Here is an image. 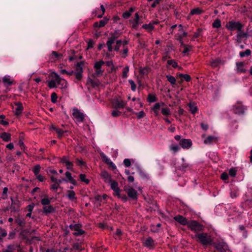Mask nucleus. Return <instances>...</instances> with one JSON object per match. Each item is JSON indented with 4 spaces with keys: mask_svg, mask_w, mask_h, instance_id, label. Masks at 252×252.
I'll return each mask as SVG.
<instances>
[{
    "mask_svg": "<svg viewBox=\"0 0 252 252\" xmlns=\"http://www.w3.org/2000/svg\"><path fill=\"white\" fill-rule=\"evenodd\" d=\"M72 115L74 122L77 125L82 123L84 120L85 115L84 113L75 107L72 109Z\"/></svg>",
    "mask_w": 252,
    "mask_h": 252,
    "instance_id": "nucleus-4",
    "label": "nucleus"
},
{
    "mask_svg": "<svg viewBox=\"0 0 252 252\" xmlns=\"http://www.w3.org/2000/svg\"><path fill=\"white\" fill-rule=\"evenodd\" d=\"M187 226L191 231L195 232L201 231L203 229V226L195 220L189 221Z\"/></svg>",
    "mask_w": 252,
    "mask_h": 252,
    "instance_id": "nucleus-5",
    "label": "nucleus"
},
{
    "mask_svg": "<svg viewBox=\"0 0 252 252\" xmlns=\"http://www.w3.org/2000/svg\"><path fill=\"white\" fill-rule=\"evenodd\" d=\"M0 137L2 140L5 142L10 140V134L7 132H3L0 134Z\"/></svg>",
    "mask_w": 252,
    "mask_h": 252,
    "instance_id": "nucleus-23",
    "label": "nucleus"
},
{
    "mask_svg": "<svg viewBox=\"0 0 252 252\" xmlns=\"http://www.w3.org/2000/svg\"><path fill=\"white\" fill-rule=\"evenodd\" d=\"M60 72L61 74H65V73L68 75H72L74 74L73 71L68 72V71H66L65 69H61Z\"/></svg>",
    "mask_w": 252,
    "mask_h": 252,
    "instance_id": "nucleus-55",
    "label": "nucleus"
},
{
    "mask_svg": "<svg viewBox=\"0 0 252 252\" xmlns=\"http://www.w3.org/2000/svg\"><path fill=\"white\" fill-rule=\"evenodd\" d=\"M150 71V68L148 67H140L139 68V73L141 74H146Z\"/></svg>",
    "mask_w": 252,
    "mask_h": 252,
    "instance_id": "nucleus-32",
    "label": "nucleus"
},
{
    "mask_svg": "<svg viewBox=\"0 0 252 252\" xmlns=\"http://www.w3.org/2000/svg\"><path fill=\"white\" fill-rule=\"evenodd\" d=\"M121 112L118 110H114L112 112V116L116 117L120 115Z\"/></svg>",
    "mask_w": 252,
    "mask_h": 252,
    "instance_id": "nucleus-54",
    "label": "nucleus"
},
{
    "mask_svg": "<svg viewBox=\"0 0 252 252\" xmlns=\"http://www.w3.org/2000/svg\"><path fill=\"white\" fill-rule=\"evenodd\" d=\"M248 36V35L247 32H243L241 31V30L238 31V33L237 34L238 39H240L244 37H247Z\"/></svg>",
    "mask_w": 252,
    "mask_h": 252,
    "instance_id": "nucleus-30",
    "label": "nucleus"
},
{
    "mask_svg": "<svg viewBox=\"0 0 252 252\" xmlns=\"http://www.w3.org/2000/svg\"><path fill=\"white\" fill-rule=\"evenodd\" d=\"M107 20H101L99 23L98 24L97 23H95L94 24V26L98 27L99 28L102 27L105 25V24L107 23Z\"/></svg>",
    "mask_w": 252,
    "mask_h": 252,
    "instance_id": "nucleus-40",
    "label": "nucleus"
},
{
    "mask_svg": "<svg viewBox=\"0 0 252 252\" xmlns=\"http://www.w3.org/2000/svg\"><path fill=\"white\" fill-rule=\"evenodd\" d=\"M174 219L178 223L183 225H187L189 222L186 218L181 215L175 216Z\"/></svg>",
    "mask_w": 252,
    "mask_h": 252,
    "instance_id": "nucleus-16",
    "label": "nucleus"
},
{
    "mask_svg": "<svg viewBox=\"0 0 252 252\" xmlns=\"http://www.w3.org/2000/svg\"><path fill=\"white\" fill-rule=\"evenodd\" d=\"M66 196L67 197L69 200L72 201H75L77 199L75 192L72 190H67V193L66 194Z\"/></svg>",
    "mask_w": 252,
    "mask_h": 252,
    "instance_id": "nucleus-21",
    "label": "nucleus"
},
{
    "mask_svg": "<svg viewBox=\"0 0 252 252\" xmlns=\"http://www.w3.org/2000/svg\"><path fill=\"white\" fill-rule=\"evenodd\" d=\"M244 63L243 62H239L236 63L237 71L238 72H245L246 70L244 68Z\"/></svg>",
    "mask_w": 252,
    "mask_h": 252,
    "instance_id": "nucleus-24",
    "label": "nucleus"
},
{
    "mask_svg": "<svg viewBox=\"0 0 252 252\" xmlns=\"http://www.w3.org/2000/svg\"><path fill=\"white\" fill-rule=\"evenodd\" d=\"M34 204L33 203H32L30 205H29L28 206H27V208L28 209V212H31V213H32V210L34 207Z\"/></svg>",
    "mask_w": 252,
    "mask_h": 252,
    "instance_id": "nucleus-61",
    "label": "nucleus"
},
{
    "mask_svg": "<svg viewBox=\"0 0 252 252\" xmlns=\"http://www.w3.org/2000/svg\"><path fill=\"white\" fill-rule=\"evenodd\" d=\"M5 116L3 115H0V124L4 126H6L8 125V122L4 120Z\"/></svg>",
    "mask_w": 252,
    "mask_h": 252,
    "instance_id": "nucleus-41",
    "label": "nucleus"
},
{
    "mask_svg": "<svg viewBox=\"0 0 252 252\" xmlns=\"http://www.w3.org/2000/svg\"><path fill=\"white\" fill-rule=\"evenodd\" d=\"M126 192L128 194V196L133 199H136L137 198V192L136 190L133 189V188L129 187L127 188L126 189Z\"/></svg>",
    "mask_w": 252,
    "mask_h": 252,
    "instance_id": "nucleus-15",
    "label": "nucleus"
},
{
    "mask_svg": "<svg viewBox=\"0 0 252 252\" xmlns=\"http://www.w3.org/2000/svg\"><path fill=\"white\" fill-rule=\"evenodd\" d=\"M51 101L53 103H56L57 102V99L58 97H57V94L55 93H53L51 94Z\"/></svg>",
    "mask_w": 252,
    "mask_h": 252,
    "instance_id": "nucleus-53",
    "label": "nucleus"
},
{
    "mask_svg": "<svg viewBox=\"0 0 252 252\" xmlns=\"http://www.w3.org/2000/svg\"><path fill=\"white\" fill-rule=\"evenodd\" d=\"M116 37L114 34L108 38L106 44L108 51L110 52H112L113 49L116 51H118L121 46L122 41L121 40H116Z\"/></svg>",
    "mask_w": 252,
    "mask_h": 252,
    "instance_id": "nucleus-2",
    "label": "nucleus"
},
{
    "mask_svg": "<svg viewBox=\"0 0 252 252\" xmlns=\"http://www.w3.org/2000/svg\"><path fill=\"white\" fill-rule=\"evenodd\" d=\"M136 114L137 115V118L139 119L144 117L145 115V113L143 111H141L138 113H136Z\"/></svg>",
    "mask_w": 252,
    "mask_h": 252,
    "instance_id": "nucleus-57",
    "label": "nucleus"
},
{
    "mask_svg": "<svg viewBox=\"0 0 252 252\" xmlns=\"http://www.w3.org/2000/svg\"><path fill=\"white\" fill-rule=\"evenodd\" d=\"M52 128L53 129H54L55 130H56V131L57 132V133L58 134V136L60 137H62L64 132H66L67 131L66 130L64 131L61 129H58L57 128H56L55 126H52Z\"/></svg>",
    "mask_w": 252,
    "mask_h": 252,
    "instance_id": "nucleus-35",
    "label": "nucleus"
},
{
    "mask_svg": "<svg viewBox=\"0 0 252 252\" xmlns=\"http://www.w3.org/2000/svg\"><path fill=\"white\" fill-rule=\"evenodd\" d=\"M129 70V68L128 65L126 66L124 68L123 73H122V77L123 78H126L127 77V76H128L127 73H128Z\"/></svg>",
    "mask_w": 252,
    "mask_h": 252,
    "instance_id": "nucleus-33",
    "label": "nucleus"
},
{
    "mask_svg": "<svg viewBox=\"0 0 252 252\" xmlns=\"http://www.w3.org/2000/svg\"><path fill=\"white\" fill-rule=\"evenodd\" d=\"M217 141V137L215 136H209L204 140L205 144H211Z\"/></svg>",
    "mask_w": 252,
    "mask_h": 252,
    "instance_id": "nucleus-20",
    "label": "nucleus"
},
{
    "mask_svg": "<svg viewBox=\"0 0 252 252\" xmlns=\"http://www.w3.org/2000/svg\"><path fill=\"white\" fill-rule=\"evenodd\" d=\"M65 164V166H66V168L67 169H68V170L72 169V166H73V163L71 162L68 161Z\"/></svg>",
    "mask_w": 252,
    "mask_h": 252,
    "instance_id": "nucleus-59",
    "label": "nucleus"
},
{
    "mask_svg": "<svg viewBox=\"0 0 252 252\" xmlns=\"http://www.w3.org/2000/svg\"><path fill=\"white\" fill-rule=\"evenodd\" d=\"M128 81L131 86V90L133 92H135L136 89V85H135L134 82L131 79H129Z\"/></svg>",
    "mask_w": 252,
    "mask_h": 252,
    "instance_id": "nucleus-48",
    "label": "nucleus"
},
{
    "mask_svg": "<svg viewBox=\"0 0 252 252\" xmlns=\"http://www.w3.org/2000/svg\"><path fill=\"white\" fill-rule=\"evenodd\" d=\"M161 111V113L164 116H168L170 114V110L169 108H162Z\"/></svg>",
    "mask_w": 252,
    "mask_h": 252,
    "instance_id": "nucleus-42",
    "label": "nucleus"
},
{
    "mask_svg": "<svg viewBox=\"0 0 252 252\" xmlns=\"http://www.w3.org/2000/svg\"><path fill=\"white\" fill-rule=\"evenodd\" d=\"M79 176L80 179L82 182H85L87 184L89 183L90 181L86 179V175L85 174H81Z\"/></svg>",
    "mask_w": 252,
    "mask_h": 252,
    "instance_id": "nucleus-49",
    "label": "nucleus"
},
{
    "mask_svg": "<svg viewBox=\"0 0 252 252\" xmlns=\"http://www.w3.org/2000/svg\"><path fill=\"white\" fill-rule=\"evenodd\" d=\"M69 227L71 230L75 231V232L74 233V235H81L84 232L83 230L80 229V225L78 224H71L69 225Z\"/></svg>",
    "mask_w": 252,
    "mask_h": 252,
    "instance_id": "nucleus-11",
    "label": "nucleus"
},
{
    "mask_svg": "<svg viewBox=\"0 0 252 252\" xmlns=\"http://www.w3.org/2000/svg\"><path fill=\"white\" fill-rule=\"evenodd\" d=\"M166 77L167 80L171 83V85H173L175 84L176 80L174 77L171 75H167Z\"/></svg>",
    "mask_w": 252,
    "mask_h": 252,
    "instance_id": "nucleus-31",
    "label": "nucleus"
},
{
    "mask_svg": "<svg viewBox=\"0 0 252 252\" xmlns=\"http://www.w3.org/2000/svg\"><path fill=\"white\" fill-rule=\"evenodd\" d=\"M36 178L40 182H43L45 180V177L41 175L38 174L37 176H35Z\"/></svg>",
    "mask_w": 252,
    "mask_h": 252,
    "instance_id": "nucleus-64",
    "label": "nucleus"
},
{
    "mask_svg": "<svg viewBox=\"0 0 252 252\" xmlns=\"http://www.w3.org/2000/svg\"><path fill=\"white\" fill-rule=\"evenodd\" d=\"M164 105L163 102L160 103H156L154 104L153 107L152 108V110H158L161 106H162Z\"/></svg>",
    "mask_w": 252,
    "mask_h": 252,
    "instance_id": "nucleus-45",
    "label": "nucleus"
},
{
    "mask_svg": "<svg viewBox=\"0 0 252 252\" xmlns=\"http://www.w3.org/2000/svg\"><path fill=\"white\" fill-rule=\"evenodd\" d=\"M251 52L250 50L247 49L244 52H241L240 53V56L242 58L244 57L245 56H249L250 55Z\"/></svg>",
    "mask_w": 252,
    "mask_h": 252,
    "instance_id": "nucleus-46",
    "label": "nucleus"
},
{
    "mask_svg": "<svg viewBox=\"0 0 252 252\" xmlns=\"http://www.w3.org/2000/svg\"><path fill=\"white\" fill-rule=\"evenodd\" d=\"M221 26V22L219 19H216L213 23V27L215 28H219Z\"/></svg>",
    "mask_w": 252,
    "mask_h": 252,
    "instance_id": "nucleus-47",
    "label": "nucleus"
},
{
    "mask_svg": "<svg viewBox=\"0 0 252 252\" xmlns=\"http://www.w3.org/2000/svg\"><path fill=\"white\" fill-rule=\"evenodd\" d=\"M41 203L43 206L49 205L52 198H49L46 194H44L41 196Z\"/></svg>",
    "mask_w": 252,
    "mask_h": 252,
    "instance_id": "nucleus-19",
    "label": "nucleus"
},
{
    "mask_svg": "<svg viewBox=\"0 0 252 252\" xmlns=\"http://www.w3.org/2000/svg\"><path fill=\"white\" fill-rule=\"evenodd\" d=\"M100 157L102 159L103 161L106 163L108 164L113 170H117V167L115 164L111 161L110 158H109L106 155L103 153L101 152L100 154Z\"/></svg>",
    "mask_w": 252,
    "mask_h": 252,
    "instance_id": "nucleus-9",
    "label": "nucleus"
},
{
    "mask_svg": "<svg viewBox=\"0 0 252 252\" xmlns=\"http://www.w3.org/2000/svg\"><path fill=\"white\" fill-rule=\"evenodd\" d=\"M179 76L183 78L186 81H189L191 78L189 74H180Z\"/></svg>",
    "mask_w": 252,
    "mask_h": 252,
    "instance_id": "nucleus-51",
    "label": "nucleus"
},
{
    "mask_svg": "<svg viewBox=\"0 0 252 252\" xmlns=\"http://www.w3.org/2000/svg\"><path fill=\"white\" fill-rule=\"evenodd\" d=\"M236 173L237 170L235 168H231L229 170V175L232 177H234L236 176Z\"/></svg>",
    "mask_w": 252,
    "mask_h": 252,
    "instance_id": "nucleus-50",
    "label": "nucleus"
},
{
    "mask_svg": "<svg viewBox=\"0 0 252 252\" xmlns=\"http://www.w3.org/2000/svg\"><path fill=\"white\" fill-rule=\"evenodd\" d=\"M131 14H130V12L128 11H126V12H125L123 14V17L125 18V19H127L129 17V16H130Z\"/></svg>",
    "mask_w": 252,
    "mask_h": 252,
    "instance_id": "nucleus-62",
    "label": "nucleus"
},
{
    "mask_svg": "<svg viewBox=\"0 0 252 252\" xmlns=\"http://www.w3.org/2000/svg\"><path fill=\"white\" fill-rule=\"evenodd\" d=\"M143 245L149 249H152L155 246V242L151 237H148L143 241Z\"/></svg>",
    "mask_w": 252,
    "mask_h": 252,
    "instance_id": "nucleus-13",
    "label": "nucleus"
},
{
    "mask_svg": "<svg viewBox=\"0 0 252 252\" xmlns=\"http://www.w3.org/2000/svg\"><path fill=\"white\" fill-rule=\"evenodd\" d=\"M157 97L155 94H150L148 95L147 100L150 103L154 102L156 101Z\"/></svg>",
    "mask_w": 252,
    "mask_h": 252,
    "instance_id": "nucleus-29",
    "label": "nucleus"
},
{
    "mask_svg": "<svg viewBox=\"0 0 252 252\" xmlns=\"http://www.w3.org/2000/svg\"><path fill=\"white\" fill-rule=\"evenodd\" d=\"M193 238L197 239V240L204 246L211 245L213 243L211 236L205 233H196Z\"/></svg>",
    "mask_w": 252,
    "mask_h": 252,
    "instance_id": "nucleus-3",
    "label": "nucleus"
},
{
    "mask_svg": "<svg viewBox=\"0 0 252 252\" xmlns=\"http://www.w3.org/2000/svg\"><path fill=\"white\" fill-rule=\"evenodd\" d=\"M55 211V209L51 205H48L43 206L42 208V212L45 214H48L54 213Z\"/></svg>",
    "mask_w": 252,
    "mask_h": 252,
    "instance_id": "nucleus-18",
    "label": "nucleus"
},
{
    "mask_svg": "<svg viewBox=\"0 0 252 252\" xmlns=\"http://www.w3.org/2000/svg\"><path fill=\"white\" fill-rule=\"evenodd\" d=\"M126 104V102L124 101L117 100L115 103V106L117 108H124Z\"/></svg>",
    "mask_w": 252,
    "mask_h": 252,
    "instance_id": "nucleus-27",
    "label": "nucleus"
},
{
    "mask_svg": "<svg viewBox=\"0 0 252 252\" xmlns=\"http://www.w3.org/2000/svg\"><path fill=\"white\" fill-rule=\"evenodd\" d=\"M2 81L5 85L10 86L12 84V81L9 75H5L3 77Z\"/></svg>",
    "mask_w": 252,
    "mask_h": 252,
    "instance_id": "nucleus-22",
    "label": "nucleus"
},
{
    "mask_svg": "<svg viewBox=\"0 0 252 252\" xmlns=\"http://www.w3.org/2000/svg\"><path fill=\"white\" fill-rule=\"evenodd\" d=\"M167 63L168 65H172L174 68H177L178 67L177 63L174 60H168Z\"/></svg>",
    "mask_w": 252,
    "mask_h": 252,
    "instance_id": "nucleus-39",
    "label": "nucleus"
},
{
    "mask_svg": "<svg viewBox=\"0 0 252 252\" xmlns=\"http://www.w3.org/2000/svg\"><path fill=\"white\" fill-rule=\"evenodd\" d=\"M105 63V62L102 60L96 62L94 64V68L95 69H101L102 66Z\"/></svg>",
    "mask_w": 252,
    "mask_h": 252,
    "instance_id": "nucleus-34",
    "label": "nucleus"
},
{
    "mask_svg": "<svg viewBox=\"0 0 252 252\" xmlns=\"http://www.w3.org/2000/svg\"><path fill=\"white\" fill-rule=\"evenodd\" d=\"M74 74L75 75V77L78 80H80L82 77V72L79 71H76L74 72Z\"/></svg>",
    "mask_w": 252,
    "mask_h": 252,
    "instance_id": "nucleus-56",
    "label": "nucleus"
},
{
    "mask_svg": "<svg viewBox=\"0 0 252 252\" xmlns=\"http://www.w3.org/2000/svg\"><path fill=\"white\" fill-rule=\"evenodd\" d=\"M15 105L16 107L14 110V113L15 114L18 116H19L22 113L23 111V107L22 103L20 102H17L15 103Z\"/></svg>",
    "mask_w": 252,
    "mask_h": 252,
    "instance_id": "nucleus-17",
    "label": "nucleus"
},
{
    "mask_svg": "<svg viewBox=\"0 0 252 252\" xmlns=\"http://www.w3.org/2000/svg\"><path fill=\"white\" fill-rule=\"evenodd\" d=\"M142 28L148 31H151L154 29V26L153 25L150 23L148 24H144L142 26Z\"/></svg>",
    "mask_w": 252,
    "mask_h": 252,
    "instance_id": "nucleus-38",
    "label": "nucleus"
},
{
    "mask_svg": "<svg viewBox=\"0 0 252 252\" xmlns=\"http://www.w3.org/2000/svg\"><path fill=\"white\" fill-rule=\"evenodd\" d=\"M202 12V10L199 8H195L190 11L191 15H199Z\"/></svg>",
    "mask_w": 252,
    "mask_h": 252,
    "instance_id": "nucleus-36",
    "label": "nucleus"
},
{
    "mask_svg": "<svg viewBox=\"0 0 252 252\" xmlns=\"http://www.w3.org/2000/svg\"><path fill=\"white\" fill-rule=\"evenodd\" d=\"M139 17L138 14L136 13L135 15V19L132 21V27L135 28L139 25Z\"/></svg>",
    "mask_w": 252,
    "mask_h": 252,
    "instance_id": "nucleus-28",
    "label": "nucleus"
},
{
    "mask_svg": "<svg viewBox=\"0 0 252 252\" xmlns=\"http://www.w3.org/2000/svg\"><path fill=\"white\" fill-rule=\"evenodd\" d=\"M41 167L39 164L36 165L32 169V171L35 175V176H37L39 174L40 171Z\"/></svg>",
    "mask_w": 252,
    "mask_h": 252,
    "instance_id": "nucleus-37",
    "label": "nucleus"
},
{
    "mask_svg": "<svg viewBox=\"0 0 252 252\" xmlns=\"http://www.w3.org/2000/svg\"><path fill=\"white\" fill-rule=\"evenodd\" d=\"M180 146L183 149H188L192 146V141L189 139L182 138L179 142Z\"/></svg>",
    "mask_w": 252,
    "mask_h": 252,
    "instance_id": "nucleus-10",
    "label": "nucleus"
},
{
    "mask_svg": "<svg viewBox=\"0 0 252 252\" xmlns=\"http://www.w3.org/2000/svg\"><path fill=\"white\" fill-rule=\"evenodd\" d=\"M183 47L184 48V50L183 51V54H184V55L188 54V53L190 51V50H191V49L192 48L191 46L187 45L186 44L184 46H183Z\"/></svg>",
    "mask_w": 252,
    "mask_h": 252,
    "instance_id": "nucleus-43",
    "label": "nucleus"
},
{
    "mask_svg": "<svg viewBox=\"0 0 252 252\" xmlns=\"http://www.w3.org/2000/svg\"><path fill=\"white\" fill-rule=\"evenodd\" d=\"M215 248L220 252H229L228 245L223 241L217 243L215 245Z\"/></svg>",
    "mask_w": 252,
    "mask_h": 252,
    "instance_id": "nucleus-7",
    "label": "nucleus"
},
{
    "mask_svg": "<svg viewBox=\"0 0 252 252\" xmlns=\"http://www.w3.org/2000/svg\"><path fill=\"white\" fill-rule=\"evenodd\" d=\"M226 27L229 31H232L235 30H241L243 25L239 22L234 21H229L226 25Z\"/></svg>",
    "mask_w": 252,
    "mask_h": 252,
    "instance_id": "nucleus-6",
    "label": "nucleus"
},
{
    "mask_svg": "<svg viewBox=\"0 0 252 252\" xmlns=\"http://www.w3.org/2000/svg\"><path fill=\"white\" fill-rule=\"evenodd\" d=\"M232 110L236 114H243L245 110L244 106L240 102L233 106Z\"/></svg>",
    "mask_w": 252,
    "mask_h": 252,
    "instance_id": "nucleus-8",
    "label": "nucleus"
},
{
    "mask_svg": "<svg viewBox=\"0 0 252 252\" xmlns=\"http://www.w3.org/2000/svg\"><path fill=\"white\" fill-rule=\"evenodd\" d=\"M189 110L190 112L192 114H194L196 112L197 110V107L196 105V104L194 102H190L189 104Z\"/></svg>",
    "mask_w": 252,
    "mask_h": 252,
    "instance_id": "nucleus-25",
    "label": "nucleus"
},
{
    "mask_svg": "<svg viewBox=\"0 0 252 252\" xmlns=\"http://www.w3.org/2000/svg\"><path fill=\"white\" fill-rule=\"evenodd\" d=\"M60 56V55L57 52L53 51L51 56V58H53V57L55 58H58Z\"/></svg>",
    "mask_w": 252,
    "mask_h": 252,
    "instance_id": "nucleus-63",
    "label": "nucleus"
},
{
    "mask_svg": "<svg viewBox=\"0 0 252 252\" xmlns=\"http://www.w3.org/2000/svg\"><path fill=\"white\" fill-rule=\"evenodd\" d=\"M124 163L126 167H129L131 164V162L129 159L126 158L124 160Z\"/></svg>",
    "mask_w": 252,
    "mask_h": 252,
    "instance_id": "nucleus-60",
    "label": "nucleus"
},
{
    "mask_svg": "<svg viewBox=\"0 0 252 252\" xmlns=\"http://www.w3.org/2000/svg\"><path fill=\"white\" fill-rule=\"evenodd\" d=\"M76 69L77 71L83 72V67L82 63H78L76 64Z\"/></svg>",
    "mask_w": 252,
    "mask_h": 252,
    "instance_id": "nucleus-52",
    "label": "nucleus"
},
{
    "mask_svg": "<svg viewBox=\"0 0 252 252\" xmlns=\"http://www.w3.org/2000/svg\"><path fill=\"white\" fill-rule=\"evenodd\" d=\"M110 185L111 189L114 190V194L115 195L118 196V197H120V189L118 187V184L115 181L111 180L110 183H109Z\"/></svg>",
    "mask_w": 252,
    "mask_h": 252,
    "instance_id": "nucleus-12",
    "label": "nucleus"
},
{
    "mask_svg": "<svg viewBox=\"0 0 252 252\" xmlns=\"http://www.w3.org/2000/svg\"><path fill=\"white\" fill-rule=\"evenodd\" d=\"M100 176L105 182L110 183L111 182V175L107 171L105 170L102 171L100 174Z\"/></svg>",
    "mask_w": 252,
    "mask_h": 252,
    "instance_id": "nucleus-14",
    "label": "nucleus"
},
{
    "mask_svg": "<svg viewBox=\"0 0 252 252\" xmlns=\"http://www.w3.org/2000/svg\"><path fill=\"white\" fill-rule=\"evenodd\" d=\"M52 79L47 81L48 86L50 88H54L57 87V85L62 90H66L67 88V82L63 78L61 77L60 75L55 72H52L51 73Z\"/></svg>",
    "mask_w": 252,
    "mask_h": 252,
    "instance_id": "nucleus-1",
    "label": "nucleus"
},
{
    "mask_svg": "<svg viewBox=\"0 0 252 252\" xmlns=\"http://www.w3.org/2000/svg\"><path fill=\"white\" fill-rule=\"evenodd\" d=\"M59 188V185L57 183H54L51 186V189L53 190H56Z\"/></svg>",
    "mask_w": 252,
    "mask_h": 252,
    "instance_id": "nucleus-58",
    "label": "nucleus"
},
{
    "mask_svg": "<svg viewBox=\"0 0 252 252\" xmlns=\"http://www.w3.org/2000/svg\"><path fill=\"white\" fill-rule=\"evenodd\" d=\"M103 72V70L101 69H95V71L94 73L93 76L94 77H98L101 76Z\"/></svg>",
    "mask_w": 252,
    "mask_h": 252,
    "instance_id": "nucleus-44",
    "label": "nucleus"
},
{
    "mask_svg": "<svg viewBox=\"0 0 252 252\" xmlns=\"http://www.w3.org/2000/svg\"><path fill=\"white\" fill-rule=\"evenodd\" d=\"M169 148L170 151L173 153L177 152L180 149V146L176 144H172L170 146Z\"/></svg>",
    "mask_w": 252,
    "mask_h": 252,
    "instance_id": "nucleus-26",
    "label": "nucleus"
}]
</instances>
